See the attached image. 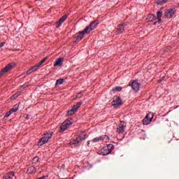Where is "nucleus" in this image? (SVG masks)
<instances>
[{
	"label": "nucleus",
	"instance_id": "35",
	"mask_svg": "<svg viewBox=\"0 0 179 179\" xmlns=\"http://www.w3.org/2000/svg\"><path fill=\"white\" fill-rule=\"evenodd\" d=\"M41 178L44 179V178H45V176L41 177Z\"/></svg>",
	"mask_w": 179,
	"mask_h": 179
},
{
	"label": "nucleus",
	"instance_id": "15",
	"mask_svg": "<svg viewBox=\"0 0 179 179\" xmlns=\"http://www.w3.org/2000/svg\"><path fill=\"white\" fill-rule=\"evenodd\" d=\"M125 127H127V125L120 124L117 128V132L118 134H123V132L125 131Z\"/></svg>",
	"mask_w": 179,
	"mask_h": 179
},
{
	"label": "nucleus",
	"instance_id": "3",
	"mask_svg": "<svg viewBox=\"0 0 179 179\" xmlns=\"http://www.w3.org/2000/svg\"><path fill=\"white\" fill-rule=\"evenodd\" d=\"M86 139V132L83 131L79 136H77L73 141L70 142L71 145H75L76 146H79V144L83 141H85Z\"/></svg>",
	"mask_w": 179,
	"mask_h": 179
},
{
	"label": "nucleus",
	"instance_id": "30",
	"mask_svg": "<svg viewBox=\"0 0 179 179\" xmlns=\"http://www.w3.org/2000/svg\"><path fill=\"white\" fill-rule=\"evenodd\" d=\"M39 160V158L38 157H35L33 159H32V162L33 163H37Z\"/></svg>",
	"mask_w": 179,
	"mask_h": 179
},
{
	"label": "nucleus",
	"instance_id": "33",
	"mask_svg": "<svg viewBox=\"0 0 179 179\" xmlns=\"http://www.w3.org/2000/svg\"><path fill=\"white\" fill-rule=\"evenodd\" d=\"M104 138H106V139H107L108 141H110V137H108V136H105Z\"/></svg>",
	"mask_w": 179,
	"mask_h": 179
},
{
	"label": "nucleus",
	"instance_id": "4",
	"mask_svg": "<svg viewBox=\"0 0 179 179\" xmlns=\"http://www.w3.org/2000/svg\"><path fill=\"white\" fill-rule=\"evenodd\" d=\"M72 124H73L72 120H66L60 125V129L59 130V132H65V131H66V129H68V128H69Z\"/></svg>",
	"mask_w": 179,
	"mask_h": 179
},
{
	"label": "nucleus",
	"instance_id": "24",
	"mask_svg": "<svg viewBox=\"0 0 179 179\" xmlns=\"http://www.w3.org/2000/svg\"><path fill=\"white\" fill-rule=\"evenodd\" d=\"M170 0H157L156 3L157 5H163V3H166V2H169Z\"/></svg>",
	"mask_w": 179,
	"mask_h": 179
},
{
	"label": "nucleus",
	"instance_id": "26",
	"mask_svg": "<svg viewBox=\"0 0 179 179\" xmlns=\"http://www.w3.org/2000/svg\"><path fill=\"white\" fill-rule=\"evenodd\" d=\"M122 87H115L112 89V92H122Z\"/></svg>",
	"mask_w": 179,
	"mask_h": 179
},
{
	"label": "nucleus",
	"instance_id": "34",
	"mask_svg": "<svg viewBox=\"0 0 179 179\" xmlns=\"http://www.w3.org/2000/svg\"><path fill=\"white\" fill-rule=\"evenodd\" d=\"M167 50H171V47L169 46V47L167 48Z\"/></svg>",
	"mask_w": 179,
	"mask_h": 179
},
{
	"label": "nucleus",
	"instance_id": "11",
	"mask_svg": "<svg viewBox=\"0 0 179 179\" xmlns=\"http://www.w3.org/2000/svg\"><path fill=\"white\" fill-rule=\"evenodd\" d=\"M152 120H153V115L148 114L145 117L143 120V125H149L150 122H152Z\"/></svg>",
	"mask_w": 179,
	"mask_h": 179
},
{
	"label": "nucleus",
	"instance_id": "8",
	"mask_svg": "<svg viewBox=\"0 0 179 179\" xmlns=\"http://www.w3.org/2000/svg\"><path fill=\"white\" fill-rule=\"evenodd\" d=\"M174 15H176V8H169L165 11V16L168 19L173 17Z\"/></svg>",
	"mask_w": 179,
	"mask_h": 179
},
{
	"label": "nucleus",
	"instance_id": "21",
	"mask_svg": "<svg viewBox=\"0 0 179 179\" xmlns=\"http://www.w3.org/2000/svg\"><path fill=\"white\" fill-rule=\"evenodd\" d=\"M47 59H48V57H45L41 62H39L37 64H36L35 66L38 69V68H40V66H41V65H43V63L45 61H47Z\"/></svg>",
	"mask_w": 179,
	"mask_h": 179
},
{
	"label": "nucleus",
	"instance_id": "32",
	"mask_svg": "<svg viewBox=\"0 0 179 179\" xmlns=\"http://www.w3.org/2000/svg\"><path fill=\"white\" fill-rule=\"evenodd\" d=\"M5 45V42H2L0 43V48H2Z\"/></svg>",
	"mask_w": 179,
	"mask_h": 179
},
{
	"label": "nucleus",
	"instance_id": "36",
	"mask_svg": "<svg viewBox=\"0 0 179 179\" xmlns=\"http://www.w3.org/2000/svg\"><path fill=\"white\" fill-rule=\"evenodd\" d=\"M121 122V124H122V122Z\"/></svg>",
	"mask_w": 179,
	"mask_h": 179
},
{
	"label": "nucleus",
	"instance_id": "17",
	"mask_svg": "<svg viewBox=\"0 0 179 179\" xmlns=\"http://www.w3.org/2000/svg\"><path fill=\"white\" fill-rule=\"evenodd\" d=\"M62 58H58L55 61L54 66H61L62 65Z\"/></svg>",
	"mask_w": 179,
	"mask_h": 179
},
{
	"label": "nucleus",
	"instance_id": "1",
	"mask_svg": "<svg viewBox=\"0 0 179 179\" xmlns=\"http://www.w3.org/2000/svg\"><path fill=\"white\" fill-rule=\"evenodd\" d=\"M114 149V145L108 144L101 148L99 151L97 152L98 155H101L102 156H107V155H110L111 152H113Z\"/></svg>",
	"mask_w": 179,
	"mask_h": 179
},
{
	"label": "nucleus",
	"instance_id": "14",
	"mask_svg": "<svg viewBox=\"0 0 179 179\" xmlns=\"http://www.w3.org/2000/svg\"><path fill=\"white\" fill-rule=\"evenodd\" d=\"M163 16V12L161 10L157 11V21L154 22V24L156 26V24H159V23L162 22V17Z\"/></svg>",
	"mask_w": 179,
	"mask_h": 179
},
{
	"label": "nucleus",
	"instance_id": "22",
	"mask_svg": "<svg viewBox=\"0 0 179 179\" xmlns=\"http://www.w3.org/2000/svg\"><path fill=\"white\" fill-rule=\"evenodd\" d=\"M38 69L36 66H34L32 68L29 69L27 71V73L28 75H31V73H33V72H36V71H37Z\"/></svg>",
	"mask_w": 179,
	"mask_h": 179
},
{
	"label": "nucleus",
	"instance_id": "6",
	"mask_svg": "<svg viewBox=\"0 0 179 179\" xmlns=\"http://www.w3.org/2000/svg\"><path fill=\"white\" fill-rule=\"evenodd\" d=\"M122 104V100L121 99V97L118 95H116L113 97V101H112V106L113 107H115V108H117V107H120Z\"/></svg>",
	"mask_w": 179,
	"mask_h": 179
},
{
	"label": "nucleus",
	"instance_id": "31",
	"mask_svg": "<svg viewBox=\"0 0 179 179\" xmlns=\"http://www.w3.org/2000/svg\"><path fill=\"white\" fill-rule=\"evenodd\" d=\"M82 96H83V92H79L77 94V97L78 99H80V97H82Z\"/></svg>",
	"mask_w": 179,
	"mask_h": 179
},
{
	"label": "nucleus",
	"instance_id": "23",
	"mask_svg": "<svg viewBox=\"0 0 179 179\" xmlns=\"http://www.w3.org/2000/svg\"><path fill=\"white\" fill-rule=\"evenodd\" d=\"M100 141H104V138L101 136L96 137L92 140V142L96 143V142H100Z\"/></svg>",
	"mask_w": 179,
	"mask_h": 179
},
{
	"label": "nucleus",
	"instance_id": "18",
	"mask_svg": "<svg viewBox=\"0 0 179 179\" xmlns=\"http://www.w3.org/2000/svg\"><path fill=\"white\" fill-rule=\"evenodd\" d=\"M82 104H83V102L80 101L76 105H74L71 109H73V111L76 113V111H78V109L79 108V107H80V106H82Z\"/></svg>",
	"mask_w": 179,
	"mask_h": 179
},
{
	"label": "nucleus",
	"instance_id": "7",
	"mask_svg": "<svg viewBox=\"0 0 179 179\" xmlns=\"http://www.w3.org/2000/svg\"><path fill=\"white\" fill-rule=\"evenodd\" d=\"M97 24H99V22L95 20L90 23V24L84 29V33H89L92 31V30H94L96 27H97Z\"/></svg>",
	"mask_w": 179,
	"mask_h": 179
},
{
	"label": "nucleus",
	"instance_id": "9",
	"mask_svg": "<svg viewBox=\"0 0 179 179\" xmlns=\"http://www.w3.org/2000/svg\"><path fill=\"white\" fill-rule=\"evenodd\" d=\"M125 27H127V23L123 22L122 24H120L117 28V34H122V33H124V31H125Z\"/></svg>",
	"mask_w": 179,
	"mask_h": 179
},
{
	"label": "nucleus",
	"instance_id": "37",
	"mask_svg": "<svg viewBox=\"0 0 179 179\" xmlns=\"http://www.w3.org/2000/svg\"><path fill=\"white\" fill-rule=\"evenodd\" d=\"M178 6H179V4H178Z\"/></svg>",
	"mask_w": 179,
	"mask_h": 179
},
{
	"label": "nucleus",
	"instance_id": "2",
	"mask_svg": "<svg viewBox=\"0 0 179 179\" xmlns=\"http://www.w3.org/2000/svg\"><path fill=\"white\" fill-rule=\"evenodd\" d=\"M52 131H48L45 134H44V136H43L39 141L38 142V145L39 146H43V145H45L50 139L52 138Z\"/></svg>",
	"mask_w": 179,
	"mask_h": 179
},
{
	"label": "nucleus",
	"instance_id": "16",
	"mask_svg": "<svg viewBox=\"0 0 179 179\" xmlns=\"http://www.w3.org/2000/svg\"><path fill=\"white\" fill-rule=\"evenodd\" d=\"M28 174H34L37 171V169L34 166H30L27 169Z\"/></svg>",
	"mask_w": 179,
	"mask_h": 179
},
{
	"label": "nucleus",
	"instance_id": "19",
	"mask_svg": "<svg viewBox=\"0 0 179 179\" xmlns=\"http://www.w3.org/2000/svg\"><path fill=\"white\" fill-rule=\"evenodd\" d=\"M12 177H15V172L11 171L4 176L5 179H10Z\"/></svg>",
	"mask_w": 179,
	"mask_h": 179
},
{
	"label": "nucleus",
	"instance_id": "12",
	"mask_svg": "<svg viewBox=\"0 0 179 179\" xmlns=\"http://www.w3.org/2000/svg\"><path fill=\"white\" fill-rule=\"evenodd\" d=\"M85 34H89L88 32H85V29L83 31L78 32V36H76V39L74 41L75 43H79L83 37H85Z\"/></svg>",
	"mask_w": 179,
	"mask_h": 179
},
{
	"label": "nucleus",
	"instance_id": "27",
	"mask_svg": "<svg viewBox=\"0 0 179 179\" xmlns=\"http://www.w3.org/2000/svg\"><path fill=\"white\" fill-rule=\"evenodd\" d=\"M62 83H64V79L59 78V79L57 80L55 85H56V86H58L59 85H62Z\"/></svg>",
	"mask_w": 179,
	"mask_h": 179
},
{
	"label": "nucleus",
	"instance_id": "13",
	"mask_svg": "<svg viewBox=\"0 0 179 179\" xmlns=\"http://www.w3.org/2000/svg\"><path fill=\"white\" fill-rule=\"evenodd\" d=\"M68 19V15H64L56 22V27H59Z\"/></svg>",
	"mask_w": 179,
	"mask_h": 179
},
{
	"label": "nucleus",
	"instance_id": "10",
	"mask_svg": "<svg viewBox=\"0 0 179 179\" xmlns=\"http://www.w3.org/2000/svg\"><path fill=\"white\" fill-rule=\"evenodd\" d=\"M129 86H131L132 90L136 93L139 92V87H141V85L138 83V81L134 80L131 84H129Z\"/></svg>",
	"mask_w": 179,
	"mask_h": 179
},
{
	"label": "nucleus",
	"instance_id": "25",
	"mask_svg": "<svg viewBox=\"0 0 179 179\" xmlns=\"http://www.w3.org/2000/svg\"><path fill=\"white\" fill-rule=\"evenodd\" d=\"M17 110H19V107L17 106V105H15L10 110V111L12 113H16V111H17Z\"/></svg>",
	"mask_w": 179,
	"mask_h": 179
},
{
	"label": "nucleus",
	"instance_id": "5",
	"mask_svg": "<svg viewBox=\"0 0 179 179\" xmlns=\"http://www.w3.org/2000/svg\"><path fill=\"white\" fill-rule=\"evenodd\" d=\"M15 63H10L7 66H5L1 71H0V78L1 76H3L6 72H9V71H12L13 68H15Z\"/></svg>",
	"mask_w": 179,
	"mask_h": 179
},
{
	"label": "nucleus",
	"instance_id": "20",
	"mask_svg": "<svg viewBox=\"0 0 179 179\" xmlns=\"http://www.w3.org/2000/svg\"><path fill=\"white\" fill-rule=\"evenodd\" d=\"M148 20L149 22H153V20H157V17H155L153 14H149L148 15Z\"/></svg>",
	"mask_w": 179,
	"mask_h": 179
},
{
	"label": "nucleus",
	"instance_id": "28",
	"mask_svg": "<svg viewBox=\"0 0 179 179\" xmlns=\"http://www.w3.org/2000/svg\"><path fill=\"white\" fill-rule=\"evenodd\" d=\"M76 113V112H74V110L73 109H71V110L67 111V116L73 115V114H75Z\"/></svg>",
	"mask_w": 179,
	"mask_h": 179
},
{
	"label": "nucleus",
	"instance_id": "29",
	"mask_svg": "<svg viewBox=\"0 0 179 179\" xmlns=\"http://www.w3.org/2000/svg\"><path fill=\"white\" fill-rule=\"evenodd\" d=\"M10 114H12V113H11L10 110H9V111L7 112V113H6V115H4V118H8V117H10Z\"/></svg>",
	"mask_w": 179,
	"mask_h": 179
}]
</instances>
